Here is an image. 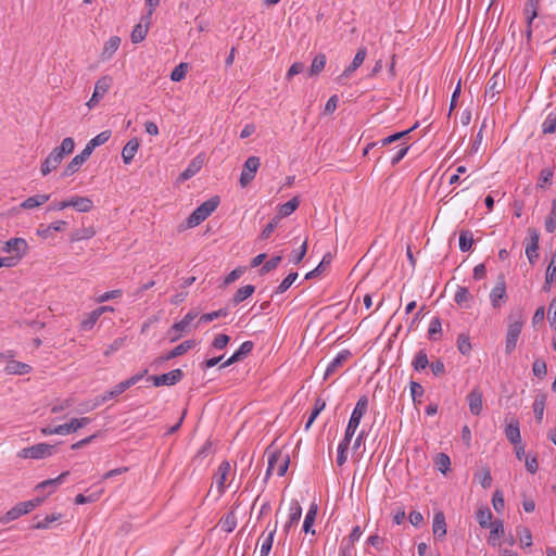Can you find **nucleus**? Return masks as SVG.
Wrapping results in <instances>:
<instances>
[{"instance_id":"nucleus-2","label":"nucleus","mask_w":556,"mask_h":556,"mask_svg":"<svg viewBox=\"0 0 556 556\" xmlns=\"http://www.w3.org/2000/svg\"><path fill=\"white\" fill-rule=\"evenodd\" d=\"M290 464V456L288 453L281 451H273L268 453V466L266 476L268 477L273 472L277 476L282 477L286 475Z\"/></svg>"},{"instance_id":"nucleus-26","label":"nucleus","mask_w":556,"mask_h":556,"mask_svg":"<svg viewBox=\"0 0 556 556\" xmlns=\"http://www.w3.org/2000/svg\"><path fill=\"white\" fill-rule=\"evenodd\" d=\"M492 511L488 506H481L478 508L476 513V518L481 528H489L493 523L492 521Z\"/></svg>"},{"instance_id":"nucleus-22","label":"nucleus","mask_w":556,"mask_h":556,"mask_svg":"<svg viewBox=\"0 0 556 556\" xmlns=\"http://www.w3.org/2000/svg\"><path fill=\"white\" fill-rule=\"evenodd\" d=\"M367 54L366 48H359L352 61V63L344 70L341 77L348 78L351 74L356 71L364 62Z\"/></svg>"},{"instance_id":"nucleus-57","label":"nucleus","mask_w":556,"mask_h":556,"mask_svg":"<svg viewBox=\"0 0 556 556\" xmlns=\"http://www.w3.org/2000/svg\"><path fill=\"white\" fill-rule=\"evenodd\" d=\"M547 232H554L556 229V200L552 202V210L545 222Z\"/></svg>"},{"instance_id":"nucleus-12","label":"nucleus","mask_w":556,"mask_h":556,"mask_svg":"<svg viewBox=\"0 0 556 556\" xmlns=\"http://www.w3.org/2000/svg\"><path fill=\"white\" fill-rule=\"evenodd\" d=\"M506 295V283L503 277H500L495 287L491 290L490 300L494 308L501 307V301H505Z\"/></svg>"},{"instance_id":"nucleus-50","label":"nucleus","mask_w":556,"mask_h":556,"mask_svg":"<svg viewBox=\"0 0 556 556\" xmlns=\"http://www.w3.org/2000/svg\"><path fill=\"white\" fill-rule=\"evenodd\" d=\"M188 72V63H180L178 64L170 73V79L173 81H181L185 79Z\"/></svg>"},{"instance_id":"nucleus-60","label":"nucleus","mask_w":556,"mask_h":556,"mask_svg":"<svg viewBox=\"0 0 556 556\" xmlns=\"http://www.w3.org/2000/svg\"><path fill=\"white\" fill-rule=\"evenodd\" d=\"M410 395L414 404H420V399L424 395V388L420 383L412 381L410 382Z\"/></svg>"},{"instance_id":"nucleus-34","label":"nucleus","mask_w":556,"mask_h":556,"mask_svg":"<svg viewBox=\"0 0 556 556\" xmlns=\"http://www.w3.org/2000/svg\"><path fill=\"white\" fill-rule=\"evenodd\" d=\"M275 533H276V527L273 530H270L266 536L262 535L260 556H268V554L271 549V546H273Z\"/></svg>"},{"instance_id":"nucleus-63","label":"nucleus","mask_w":556,"mask_h":556,"mask_svg":"<svg viewBox=\"0 0 556 556\" xmlns=\"http://www.w3.org/2000/svg\"><path fill=\"white\" fill-rule=\"evenodd\" d=\"M110 137H111V131L110 130H104V131L100 132L99 135H97L96 137H93L88 142L93 148H97V147H100V146L104 144L110 139Z\"/></svg>"},{"instance_id":"nucleus-9","label":"nucleus","mask_w":556,"mask_h":556,"mask_svg":"<svg viewBox=\"0 0 556 556\" xmlns=\"http://www.w3.org/2000/svg\"><path fill=\"white\" fill-rule=\"evenodd\" d=\"M64 155L56 148H54L42 162L40 168L41 174L47 176L52 170L56 169L58 166L62 163Z\"/></svg>"},{"instance_id":"nucleus-32","label":"nucleus","mask_w":556,"mask_h":556,"mask_svg":"<svg viewBox=\"0 0 556 556\" xmlns=\"http://www.w3.org/2000/svg\"><path fill=\"white\" fill-rule=\"evenodd\" d=\"M254 290L255 288L252 285H247L244 287L239 288L232 298L233 305H238L239 303L247 300L249 296L253 294Z\"/></svg>"},{"instance_id":"nucleus-33","label":"nucleus","mask_w":556,"mask_h":556,"mask_svg":"<svg viewBox=\"0 0 556 556\" xmlns=\"http://www.w3.org/2000/svg\"><path fill=\"white\" fill-rule=\"evenodd\" d=\"M472 299L469 290L466 287H458L454 296L456 304L463 307H468L469 301Z\"/></svg>"},{"instance_id":"nucleus-20","label":"nucleus","mask_w":556,"mask_h":556,"mask_svg":"<svg viewBox=\"0 0 556 556\" xmlns=\"http://www.w3.org/2000/svg\"><path fill=\"white\" fill-rule=\"evenodd\" d=\"M203 159L199 155L194 157L190 164L187 166V168L179 175L180 181H186L193 177L197 173L200 172V169L203 166Z\"/></svg>"},{"instance_id":"nucleus-55","label":"nucleus","mask_w":556,"mask_h":556,"mask_svg":"<svg viewBox=\"0 0 556 556\" xmlns=\"http://www.w3.org/2000/svg\"><path fill=\"white\" fill-rule=\"evenodd\" d=\"M228 315L227 308H220L218 311H214L211 313H205L200 317L201 323H210L220 317H226Z\"/></svg>"},{"instance_id":"nucleus-1","label":"nucleus","mask_w":556,"mask_h":556,"mask_svg":"<svg viewBox=\"0 0 556 556\" xmlns=\"http://www.w3.org/2000/svg\"><path fill=\"white\" fill-rule=\"evenodd\" d=\"M218 197H213L198 206L187 218V226L193 228L205 220L218 206Z\"/></svg>"},{"instance_id":"nucleus-15","label":"nucleus","mask_w":556,"mask_h":556,"mask_svg":"<svg viewBox=\"0 0 556 556\" xmlns=\"http://www.w3.org/2000/svg\"><path fill=\"white\" fill-rule=\"evenodd\" d=\"M197 316H198V313L191 311L188 314H186L185 317L181 320H179L178 323H175L172 326L170 330L175 331L177 334L172 339V341L177 340L182 332H188L190 324L194 320V318Z\"/></svg>"},{"instance_id":"nucleus-16","label":"nucleus","mask_w":556,"mask_h":556,"mask_svg":"<svg viewBox=\"0 0 556 556\" xmlns=\"http://www.w3.org/2000/svg\"><path fill=\"white\" fill-rule=\"evenodd\" d=\"M468 406L472 415H480L482 412V392L475 388L467 395Z\"/></svg>"},{"instance_id":"nucleus-47","label":"nucleus","mask_w":556,"mask_h":556,"mask_svg":"<svg viewBox=\"0 0 556 556\" xmlns=\"http://www.w3.org/2000/svg\"><path fill=\"white\" fill-rule=\"evenodd\" d=\"M517 534L519 535L520 544L522 547H530L532 545L531 531L526 527H518Z\"/></svg>"},{"instance_id":"nucleus-37","label":"nucleus","mask_w":556,"mask_h":556,"mask_svg":"<svg viewBox=\"0 0 556 556\" xmlns=\"http://www.w3.org/2000/svg\"><path fill=\"white\" fill-rule=\"evenodd\" d=\"M412 365L416 371H421L429 365L428 355L425 350H419L416 353Z\"/></svg>"},{"instance_id":"nucleus-13","label":"nucleus","mask_w":556,"mask_h":556,"mask_svg":"<svg viewBox=\"0 0 556 556\" xmlns=\"http://www.w3.org/2000/svg\"><path fill=\"white\" fill-rule=\"evenodd\" d=\"M367 409H368V397L366 395H363L356 402V405H355V407L352 412V415L350 417L349 424H352V425L358 427L362 418L367 413Z\"/></svg>"},{"instance_id":"nucleus-8","label":"nucleus","mask_w":556,"mask_h":556,"mask_svg":"<svg viewBox=\"0 0 556 556\" xmlns=\"http://www.w3.org/2000/svg\"><path fill=\"white\" fill-rule=\"evenodd\" d=\"M505 86V77L501 74V72H495L490 80L488 81L485 89V97H489L490 100H493Z\"/></svg>"},{"instance_id":"nucleus-30","label":"nucleus","mask_w":556,"mask_h":556,"mask_svg":"<svg viewBox=\"0 0 556 556\" xmlns=\"http://www.w3.org/2000/svg\"><path fill=\"white\" fill-rule=\"evenodd\" d=\"M121 45V38L117 36L111 37L104 45L103 51H102V58L103 59H111V56L116 52V50L119 48Z\"/></svg>"},{"instance_id":"nucleus-23","label":"nucleus","mask_w":556,"mask_h":556,"mask_svg":"<svg viewBox=\"0 0 556 556\" xmlns=\"http://www.w3.org/2000/svg\"><path fill=\"white\" fill-rule=\"evenodd\" d=\"M505 435L511 444L520 443L521 435H520V429H519V421L517 419H511L507 424V426L505 428Z\"/></svg>"},{"instance_id":"nucleus-53","label":"nucleus","mask_w":556,"mask_h":556,"mask_svg":"<svg viewBox=\"0 0 556 556\" xmlns=\"http://www.w3.org/2000/svg\"><path fill=\"white\" fill-rule=\"evenodd\" d=\"M457 349L463 355H468L471 351V343L467 334H459L457 338Z\"/></svg>"},{"instance_id":"nucleus-40","label":"nucleus","mask_w":556,"mask_h":556,"mask_svg":"<svg viewBox=\"0 0 556 556\" xmlns=\"http://www.w3.org/2000/svg\"><path fill=\"white\" fill-rule=\"evenodd\" d=\"M540 0H529L525 8V14L527 16L528 24H532L534 18L538 16V8Z\"/></svg>"},{"instance_id":"nucleus-56","label":"nucleus","mask_w":556,"mask_h":556,"mask_svg":"<svg viewBox=\"0 0 556 556\" xmlns=\"http://www.w3.org/2000/svg\"><path fill=\"white\" fill-rule=\"evenodd\" d=\"M70 475L68 471H64L62 472L59 477L54 478V479H49V480H46V481H42L41 483H39L37 485V489H45L47 486H53V488H56L58 485H60L64 479Z\"/></svg>"},{"instance_id":"nucleus-21","label":"nucleus","mask_w":556,"mask_h":556,"mask_svg":"<svg viewBox=\"0 0 556 556\" xmlns=\"http://www.w3.org/2000/svg\"><path fill=\"white\" fill-rule=\"evenodd\" d=\"M195 346L194 340H187L182 343L175 346L173 350H170L167 354H165L162 358L163 361H169L175 357H178L185 353H187L189 350L193 349Z\"/></svg>"},{"instance_id":"nucleus-35","label":"nucleus","mask_w":556,"mask_h":556,"mask_svg":"<svg viewBox=\"0 0 556 556\" xmlns=\"http://www.w3.org/2000/svg\"><path fill=\"white\" fill-rule=\"evenodd\" d=\"M299 204H300V202H299L298 198H292L288 202L280 205L277 217H279V219H280L281 217H287V216L291 215L299 207Z\"/></svg>"},{"instance_id":"nucleus-51","label":"nucleus","mask_w":556,"mask_h":556,"mask_svg":"<svg viewBox=\"0 0 556 556\" xmlns=\"http://www.w3.org/2000/svg\"><path fill=\"white\" fill-rule=\"evenodd\" d=\"M147 33H148V24L147 25H142V24L136 25L134 30L131 31V41L134 43L141 42L146 38Z\"/></svg>"},{"instance_id":"nucleus-4","label":"nucleus","mask_w":556,"mask_h":556,"mask_svg":"<svg viewBox=\"0 0 556 556\" xmlns=\"http://www.w3.org/2000/svg\"><path fill=\"white\" fill-rule=\"evenodd\" d=\"M112 81L113 79L109 75L102 76L96 81L94 91L89 101L86 103L89 110H92L100 102V100L108 93L112 86Z\"/></svg>"},{"instance_id":"nucleus-59","label":"nucleus","mask_w":556,"mask_h":556,"mask_svg":"<svg viewBox=\"0 0 556 556\" xmlns=\"http://www.w3.org/2000/svg\"><path fill=\"white\" fill-rule=\"evenodd\" d=\"M282 260V256L281 255H276L274 257H271L269 261H267L263 266L262 268L260 269V275H265V274H268L269 271H271L273 269H275L279 263L281 262Z\"/></svg>"},{"instance_id":"nucleus-58","label":"nucleus","mask_w":556,"mask_h":556,"mask_svg":"<svg viewBox=\"0 0 556 556\" xmlns=\"http://www.w3.org/2000/svg\"><path fill=\"white\" fill-rule=\"evenodd\" d=\"M61 518V514H52L46 516L42 520L36 522L33 528L34 529H48L50 525Z\"/></svg>"},{"instance_id":"nucleus-49","label":"nucleus","mask_w":556,"mask_h":556,"mask_svg":"<svg viewBox=\"0 0 556 556\" xmlns=\"http://www.w3.org/2000/svg\"><path fill=\"white\" fill-rule=\"evenodd\" d=\"M543 134H554L556 131V113H549L542 124Z\"/></svg>"},{"instance_id":"nucleus-19","label":"nucleus","mask_w":556,"mask_h":556,"mask_svg":"<svg viewBox=\"0 0 556 556\" xmlns=\"http://www.w3.org/2000/svg\"><path fill=\"white\" fill-rule=\"evenodd\" d=\"M490 535L488 539V543L492 546H498V539L504 534V522L501 519L493 520V523L489 526Z\"/></svg>"},{"instance_id":"nucleus-52","label":"nucleus","mask_w":556,"mask_h":556,"mask_svg":"<svg viewBox=\"0 0 556 556\" xmlns=\"http://www.w3.org/2000/svg\"><path fill=\"white\" fill-rule=\"evenodd\" d=\"M533 375L540 379L544 378L547 374V366L545 361L536 358L532 364Z\"/></svg>"},{"instance_id":"nucleus-61","label":"nucleus","mask_w":556,"mask_h":556,"mask_svg":"<svg viewBox=\"0 0 556 556\" xmlns=\"http://www.w3.org/2000/svg\"><path fill=\"white\" fill-rule=\"evenodd\" d=\"M306 251H307V241L305 240L299 250H293L290 254V260L291 262H293L294 264H299L303 257L305 256L306 254Z\"/></svg>"},{"instance_id":"nucleus-24","label":"nucleus","mask_w":556,"mask_h":556,"mask_svg":"<svg viewBox=\"0 0 556 556\" xmlns=\"http://www.w3.org/2000/svg\"><path fill=\"white\" fill-rule=\"evenodd\" d=\"M5 372L8 375L23 376L31 371V366L18 361H10L5 366Z\"/></svg>"},{"instance_id":"nucleus-39","label":"nucleus","mask_w":556,"mask_h":556,"mask_svg":"<svg viewBox=\"0 0 556 556\" xmlns=\"http://www.w3.org/2000/svg\"><path fill=\"white\" fill-rule=\"evenodd\" d=\"M435 468L442 473H446L450 470L451 459L448 455L439 453L434 458Z\"/></svg>"},{"instance_id":"nucleus-64","label":"nucleus","mask_w":556,"mask_h":556,"mask_svg":"<svg viewBox=\"0 0 556 556\" xmlns=\"http://www.w3.org/2000/svg\"><path fill=\"white\" fill-rule=\"evenodd\" d=\"M230 341V337L228 334L220 333L215 337L212 342V348L215 350H223L227 346Z\"/></svg>"},{"instance_id":"nucleus-62","label":"nucleus","mask_w":556,"mask_h":556,"mask_svg":"<svg viewBox=\"0 0 556 556\" xmlns=\"http://www.w3.org/2000/svg\"><path fill=\"white\" fill-rule=\"evenodd\" d=\"M492 504H493V508L495 509V511L502 513L504 510L505 501H504V495H503L502 491L496 490L494 492L493 497H492Z\"/></svg>"},{"instance_id":"nucleus-45","label":"nucleus","mask_w":556,"mask_h":556,"mask_svg":"<svg viewBox=\"0 0 556 556\" xmlns=\"http://www.w3.org/2000/svg\"><path fill=\"white\" fill-rule=\"evenodd\" d=\"M23 511H22V508L21 506L17 504L15 505L14 507H12L10 510H8L0 519V521L3 523V525H7L15 519H17L18 517L23 516Z\"/></svg>"},{"instance_id":"nucleus-38","label":"nucleus","mask_w":556,"mask_h":556,"mask_svg":"<svg viewBox=\"0 0 556 556\" xmlns=\"http://www.w3.org/2000/svg\"><path fill=\"white\" fill-rule=\"evenodd\" d=\"M473 244L472 232L469 230H462L459 233V249L463 252H467Z\"/></svg>"},{"instance_id":"nucleus-18","label":"nucleus","mask_w":556,"mask_h":556,"mask_svg":"<svg viewBox=\"0 0 556 556\" xmlns=\"http://www.w3.org/2000/svg\"><path fill=\"white\" fill-rule=\"evenodd\" d=\"M68 200L70 206L74 207L79 213H88L94 207L93 201L88 197L75 195Z\"/></svg>"},{"instance_id":"nucleus-3","label":"nucleus","mask_w":556,"mask_h":556,"mask_svg":"<svg viewBox=\"0 0 556 556\" xmlns=\"http://www.w3.org/2000/svg\"><path fill=\"white\" fill-rule=\"evenodd\" d=\"M55 453V445L48 443H38L29 447H24L17 452V456L23 459H45Z\"/></svg>"},{"instance_id":"nucleus-43","label":"nucleus","mask_w":556,"mask_h":556,"mask_svg":"<svg viewBox=\"0 0 556 556\" xmlns=\"http://www.w3.org/2000/svg\"><path fill=\"white\" fill-rule=\"evenodd\" d=\"M545 396H536L533 402V413L538 422H541L544 416Z\"/></svg>"},{"instance_id":"nucleus-27","label":"nucleus","mask_w":556,"mask_h":556,"mask_svg":"<svg viewBox=\"0 0 556 556\" xmlns=\"http://www.w3.org/2000/svg\"><path fill=\"white\" fill-rule=\"evenodd\" d=\"M49 194H37L34 197H29L21 203V207L24 210H31L45 204L46 202L49 201Z\"/></svg>"},{"instance_id":"nucleus-17","label":"nucleus","mask_w":556,"mask_h":556,"mask_svg":"<svg viewBox=\"0 0 556 556\" xmlns=\"http://www.w3.org/2000/svg\"><path fill=\"white\" fill-rule=\"evenodd\" d=\"M230 469L231 467L228 462H223L217 468V472L215 475V482L219 494H223L225 492L226 481L230 472Z\"/></svg>"},{"instance_id":"nucleus-42","label":"nucleus","mask_w":556,"mask_h":556,"mask_svg":"<svg viewBox=\"0 0 556 556\" xmlns=\"http://www.w3.org/2000/svg\"><path fill=\"white\" fill-rule=\"evenodd\" d=\"M127 389H128V387L125 383V381H122V382L117 383L112 390L105 392L101 397V402L104 403V402L124 393Z\"/></svg>"},{"instance_id":"nucleus-41","label":"nucleus","mask_w":556,"mask_h":556,"mask_svg":"<svg viewBox=\"0 0 556 556\" xmlns=\"http://www.w3.org/2000/svg\"><path fill=\"white\" fill-rule=\"evenodd\" d=\"M84 164L83 160L78 155L74 156L73 160L65 166L62 173V177H70L79 170Z\"/></svg>"},{"instance_id":"nucleus-7","label":"nucleus","mask_w":556,"mask_h":556,"mask_svg":"<svg viewBox=\"0 0 556 556\" xmlns=\"http://www.w3.org/2000/svg\"><path fill=\"white\" fill-rule=\"evenodd\" d=\"M184 377V372L181 369H173L166 374L160 375V376H153L151 377L153 384L155 387L160 386H174L177 382H179Z\"/></svg>"},{"instance_id":"nucleus-5","label":"nucleus","mask_w":556,"mask_h":556,"mask_svg":"<svg viewBox=\"0 0 556 556\" xmlns=\"http://www.w3.org/2000/svg\"><path fill=\"white\" fill-rule=\"evenodd\" d=\"M522 326L523 321L521 320L520 317L514 320L511 319L510 323L508 324L505 340V351L507 354H510L515 350Z\"/></svg>"},{"instance_id":"nucleus-11","label":"nucleus","mask_w":556,"mask_h":556,"mask_svg":"<svg viewBox=\"0 0 556 556\" xmlns=\"http://www.w3.org/2000/svg\"><path fill=\"white\" fill-rule=\"evenodd\" d=\"M91 419L88 417L72 418L70 422L59 425L58 431L60 435H65L72 432H76L78 429L90 424Z\"/></svg>"},{"instance_id":"nucleus-54","label":"nucleus","mask_w":556,"mask_h":556,"mask_svg":"<svg viewBox=\"0 0 556 556\" xmlns=\"http://www.w3.org/2000/svg\"><path fill=\"white\" fill-rule=\"evenodd\" d=\"M298 278V273H290L281 282L280 285L277 287L275 293L276 294H281L283 292H286L291 286L292 283L295 281V279Z\"/></svg>"},{"instance_id":"nucleus-28","label":"nucleus","mask_w":556,"mask_h":556,"mask_svg":"<svg viewBox=\"0 0 556 556\" xmlns=\"http://www.w3.org/2000/svg\"><path fill=\"white\" fill-rule=\"evenodd\" d=\"M219 527L223 531L229 533L235 530L237 527V517L236 514L231 510L225 516H223L219 520Z\"/></svg>"},{"instance_id":"nucleus-29","label":"nucleus","mask_w":556,"mask_h":556,"mask_svg":"<svg viewBox=\"0 0 556 556\" xmlns=\"http://www.w3.org/2000/svg\"><path fill=\"white\" fill-rule=\"evenodd\" d=\"M316 515H317V505L315 503H313L304 518L303 531L305 533H313V534L315 533V530H313V525H314Z\"/></svg>"},{"instance_id":"nucleus-25","label":"nucleus","mask_w":556,"mask_h":556,"mask_svg":"<svg viewBox=\"0 0 556 556\" xmlns=\"http://www.w3.org/2000/svg\"><path fill=\"white\" fill-rule=\"evenodd\" d=\"M139 149V141L137 138L130 139L122 150V157L125 164L131 163Z\"/></svg>"},{"instance_id":"nucleus-44","label":"nucleus","mask_w":556,"mask_h":556,"mask_svg":"<svg viewBox=\"0 0 556 556\" xmlns=\"http://www.w3.org/2000/svg\"><path fill=\"white\" fill-rule=\"evenodd\" d=\"M302 516V507L298 501H293L290 504L289 520L290 525H295L300 521Z\"/></svg>"},{"instance_id":"nucleus-10","label":"nucleus","mask_w":556,"mask_h":556,"mask_svg":"<svg viewBox=\"0 0 556 556\" xmlns=\"http://www.w3.org/2000/svg\"><path fill=\"white\" fill-rule=\"evenodd\" d=\"M27 242L23 238H13L5 242L3 251L7 253H14L13 257H17V261L24 256L27 251Z\"/></svg>"},{"instance_id":"nucleus-14","label":"nucleus","mask_w":556,"mask_h":556,"mask_svg":"<svg viewBox=\"0 0 556 556\" xmlns=\"http://www.w3.org/2000/svg\"><path fill=\"white\" fill-rule=\"evenodd\" d=\"M351 355L352 354L349 350L340 351L327 366L324 378L327 379L333 375L338 368H340L351 357Z\"/></svg>"},{"instance_id":"nucleus-31","label":"nucleus","mask_w":556,"mask_h":556,"mask_svg":"<svg viewBox=\"0 0 556 556\" xmlns=\"http://www.w3.org/2000/svg\"><path fill=\"white\" fill-rule=\"evenodd\" d=\"M432 530L435 536L442 538L446 534V523L442 513L434 515Z\"/></svg>"},{"instance_id":"nucleus-36","label":"nucleus","mask_w":556,"mask_h":556,"mask_svg":"<svg viewBox=\"0 0 556 556\" xmlns=\"http://www.w3.org/2000/svg\"><path fill=\"white\" fill-rule=\"evenodd\" d=\"M326 62H327V59H326V55L323 54V53H319L317 54L314 59H313V62L311 64V67H309V72L308 74L311 76H316L318 75L325 67L326 65Z\"/></svg>"},{"instance_id":"nucleus-48","label":"nucleus","mask_w":556,"mask_h":556,"mask_svg":"<svg viewBox=\"0 0 556 556\" xmlns=\"http://www.w3.org/2000/svg\"><path fill=\"white\" fill-rule=\"evenodd\" d=\"M94 235H96V230L93 229V227L80 228V229H77L72 235V240L73 241L87 240V239L92 238Z\"/></svg>"},{"instance_id":"nucleus-46","label":"nucleus","mask_w":556,"mask_h":556,"mask_svg":"<svg viewBox=\"0 0 556 556\" xmlns=\"http://www.w3.org/2000/svg\"><path fill=\"white\" fill-rule=\"evenodd\" d=\"M554 176V170L549 167L543 168L540 172L536 187L544 189L547 184H551Z\"/></svg>"},{"instance_id":"nucleus-6","label":"nucleus","mask_w":556,"mask_h":556,"mask_svg":"<svg viewBox=\"0 0 556 556\" xmlns=\"http://www.w3.org/2000/svg\"><path fill=\"white\" fill-rule=\"evenodd\" d=\"M261 165L260 157L250 156L244 162L241 175H240V185L241 187H247L255 177V174Z\"/></svg>"}]
</instances>
